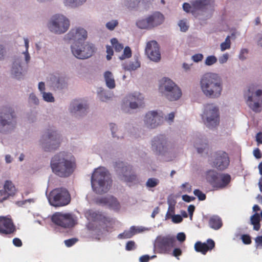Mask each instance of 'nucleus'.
<instances>
[{
  "mask_svg": "<svg viewBox=\"0 0 262 262\" xmlns=\"http://www.w3.org/2000/svg\"><path fill=\"white\" fill-rule=\"evenodd\" d=\"M231 37L230 36H227L225 40L220 44V50L221 52H224L226 50H229L231 48Z\"/></svg>",
  "mask_w": 262,
  "mask_h": 262,
  "instance_id": "obj_40",
  "label": "nucleus"
},
{
  "mask_svg": "<svg viewBox=\"0 0 262 262\" xmlns=\"http://www.w3.org/2000/svg\"><path fill=\"white\" fill-rule=\"evenodd\" d=\"M87 0H63L64 6L72 9L77 8L86 3Z\"/></svg>",
  "mask_w": 262,
  "mask_h": 262,
  "instance_id": "obj_34",
  "label": "nucleus"
},
{
  "mask_svg": "<svg viewBox=\"0 0 262 262\" xmlns=\"http://www.w3.org/2000/svg\"><path fill=\"white\" fill-rule=\"evenodd\" d=\"M117 172L119 179L123 182L131 183L136 180V176L132 171V168L129 166L121 164L119 166Z\"/></svg>",
  "mask_w": 262,
  "mask_h": 262,
  "instance_id": "obj_18",
  "label": "nucleus"
},
{
  "mask_svg": "<svg viewBox=\"0 0 262 262\" xmlns=\"http://www.w3.org/2000/svg\"><path fill=\"white\" fill-rule=\"evenodd\" d=\"M15 230L14 225L11 219L6 216H0V233L9 234Z\"/></svg>",
  "mask_w": 262,
  "mask_h": 262,
  "instance_id": "obj_21",
  "label": "nucleus"
},
{
  "mask_svg": "<svg viewBox=\"0 0 262 262\" xmlns=\"http://www.w3.org/2000/svg\"><path fill=\"white\" fill-rule=\"evenodd\" d=\"M173 145L167 137L160 135L153 138L151 142V149L157 155L162 156L167 161L175 158L173 152Z\"/></svg>",
  "mask_w": 262,
  "mask_h": 262,
  "instance_id": "obj_4",
  "label": "nucleus"
},
{
  "mask_svg": "<svg viewBox=\"0 0 262 262\" xmlns=\"http://www.w3.org/2000/svg\"><path fill=\"white\" fill-rule=\"evenodd\" d=\"M15 191L16 189L13 183L10 181H5L3 189L0 190L1 196L0 202H2L3 201L7 199L9 196L14 195Z\"/></svg>",
  "mask_w": 262,
  "mask_h": 262,
  "instance_id": "obj_23",
  "label": "nucleus"
},
{
  "mask_svg": "<svg viewBox=\"0 0 262 262\" xmlns=\"http://www.w3.org/2000/svg\"><path fill=\"white\" fill-rule=\"evenodd\" d=\"M159 91L162 96L169 101H178L182 96L181 88L168 78L164 77L160 80Z\"/></svg>",
  "mask_w": 262,
  "mask_h": 262,
  "instance_id": "obj_6",
  "label": "nucleus"
},
{
  "mask_svg": "<svg viewBox=\"0 0 262 262\" xmlns=\"http://www.w3.org/2000/svg\"><path fill=\"white\" fill-rule=\"evenodd\" d=\"M51 205L61 207L67 205L71 201V196L66 188H60L53 190L48 196Z\"/></svg>",
  "mask_w": 262,
  "mask_h": 262,
  "instance_id": "obj_12",
  "label": "nucleus"
},
{
  "mask_svg": "<svg viewBox=\"0 0 262 262\" xmlns=\"http://www.w3.org/2000/svg\"><path fill=\"white\" fill-rule=\"evenodd\" d=\"M136 25L140 29L147 30L152 29L148 15L139 18L136 21Z\"/></svg>",
  "mask_w": 262,
  "mask_h": 262,
  "instance_id": "obj_31",
  "label": "nucleus"
},
{
  "mask_svg": "<svg viewBox=\"0 0 262 262\" xmlns=\"http://www.w3.org/2000/svg\"><path fill=\"white\" fill-rule=\"evenodd\" d=\"M199 86L203 95L209 99H218L223 92L222 78L219 74L214 72L204 74L200 79Z\"/></svg>",
  "mask_w": 262,
  "mask_h": 262,
  "instance_id": "obj_2",
  "label": "nucleus"
},
{
  "mask_svg": "<svg viewBox=\"0 0 262 262\" xmlns=\"http://www.w3.org/2000/svg\"><path fill=\"white\" fill-rule=\"evenodd\" d=\"M111 42L116 52H120L123 49V45L115 38H112L111 40Z\"/></svg>",
  "mask_w": 262,
  "mask_h": 262,
  "instance_id": "obj_44",
  "label": "nucleus"
},
{
  "mask_svg": "<svg viewBox=\"0 0 262 262\" xmlns=\"http://www.w3.org/2000/svg\"><path fill=\"white\" fill-rule=\"evenodd\" d=\"M16 125V115L10 107H4L0 113V134L11 133Z\"/></svg>",
  "mask_w": 262,
  "mask_h": 262,
  "instance_id": "obj_8",
  "label": "nucleus"
},
{
  "mask_svg": "<svg viewBox=\"0 0 262 262\" xmlns=\"http://www.w3.org/2000/svg\"><path fill=\"white\" fill-rule=\"evenodd\" d=\"M176 239L174 236H159L155 242V247L162 252H166L175 246Z\"/></svg>",
  "mask_w": 262,
  "mask_h": 262,
  "instance_id": "obj_16",
  "label": "nucleus"
},
{
  "mask_svg": "<svg viewBox=\"0 0 262 262\" xmlns=\"http://www.w3.org/2000/svg\"><path fill=\"white\" fill-rule=\"evenodd\" d=\"M194 146L199 153L202 154L206 151L208 148L206 140L203 138H196L194 141Z\"/></svg>",
  "mask_w": 262,
  "mask_h": 262,
  "instance_id": "obj_29",
  "label": "nucleus"
},
{
  "mask_svg": "<svg viewBox=\"0 0 262 262\" xmlns=\"http://www.w3.org/2000/svg\"><path fill=\"white\" fill-rule=\"evenodd\" d=\"M70 27V20L64 15L57 13L48 20L47 27L48 30L55 35H62L66 33Z\"/></svg>",
  "mask_w": 262,
  "mask_h": 262,
  "instance_id": "obj_7",
  "label": "nucleus"
},
{
  "mask_svg": "<svg viewBox=\"0 0 262 262\" xmlns=\"http://www.w3.org/2000/svg\"><path fill=\"white\" fill-rule=\"evenodd\" d=\"M29 102L32 104L37 105L39 104V100L35 93H32L29 95Z\"/></svg>",
  "mask_w": 262,
  "mask_h": 262,
  "instance_id": "obj_50",
  "label": "nucleus"
},
{
  "mask_svg": "<svg viewBox=\"0 0 262 262\" xmlns=\"http://www.w3.org/2000/svg\"><path fill=\"white\" fill-rule=\"evenodd\" d=\"M229 58V55L228 53H226L222 54L219 58V62L220 64H223L224 63H226L228 61Z\"/></svg>",
  "mask_w": 262,
  "mask_h": 262,
  "instance_id": "obj_54",
  "label": "nucleus"
},
{
  "mask_svg": "<svg viewBox=\"0 0 262 262\" xmlns=\"http://www.w3.org/2000/svg\"><path fill=\"white\" fill-rule=\"evenodd\" d=\"M148 15L152 29L162 24L165 19L164 16L159 12H155Z\"/></svg>",
  "mask_w": 262,
  "mask_h": 262,
  "instance_id": "obj_27",
  "label": "nucleus"
},
{
  "mask_svg": "<svg viewBox=\"0 0 262 262\" xmlns=\"http://www.w3.org/2000/svg\"><path fill=\"white\" fill-rule=\"evenodd\" d=\"M167 203L169 205V209L172 208L173 206H174L176 203L174 196L172 195H170L168 196L167 199Z\"/></svg>",
  "mask_w": 262,
  "mask_h": 262,
  "instance_id": "obj_58",
  "label": "nucleus"
},
{
  "mask_svg": "<svg viewBox=\"0 0 262 262\" xmlns=\"http://www.w3.org/2000/svg\"><path fill=\"white\" fill-rule=\"evenodd\" d=\"M209 225L211 228L214 229H219L222 225L221 219L217 216L211 217L209 220Z\"/></svg>",
  "mask_w": 262,
  "mask_h": 262,
  "instance_id": "obj_35",
  "label": "nucleus"
},
{
  "mask_svg": "<svg viewBox=\"0 0 262 262\" xmlns=\"http://www.w3.org/2000/svg\"><path fill=\"white\" fill-rule=\"evenodd\" d=\"M134 235V232L132 230V227L128 230L125 231L123 233L118 235L120 238H129Z\"/></svg>",
  "mask_w": 262,
  "mask_h": 262,
  "instance_id": "obj_48",
  "label": "nucleus"
},
{
  "mask_svg": "<svg viewBox=\"0 0 262 262\" xmlns=\"http://www.w3.org/2000/svg\"><path fill=\"white\" fill-rule=\"evenodd\" d=\"M248 51L246 49H242L240 51L238 57L240 60H244L246 59Z\"/></svg>",
  "mask_w": 262,
  "mask_h": 262,
  "instance_id": "obj_56",
  "label": "nucleus"
},
{
  "mask_svg": "<svg viewBox=\"0 0 262 262\" xmlns=\"http://www.w3.org/2000/svg\"><path fill=\"white\" fill-rule=\"evenodd\" d=\"M217 61V58L215 55H209L206 57L204 60V64L206 66L210 67L215 64Z\"/></svg>",
  "mask_w": 262,
  "mask_h": 262,
  "instance_id": "obj_42",
  "label": "nucleus"
},
{
  "mask_svg": "<svg viewBox=\"0 0 262 262\" xmlns=\"http://www.w3.org/2000/svg\"><path fill=\"white\" fill-rule=\"evenodd\" d=\"M162 118V114L161 112L149 111L144 116V124L147 128H154L161 124Z\"/></svg>",
  "mask_w": 262,
  "mask_h": 262,
  "instance_id": "obj_15",
  "label": "nucleus"
},
{
  "mask_svg": "<svg viewBox=\"0 0 262 262\" xmlns=\"http://www.w3.org/2000/svg\"><path fill=\"white\" fill-rule=\"evenodd\" d=\"M11 75L16 79H20L23 76V69L20 59L17 58L13 62L11 70Z\"/></svg>",
  "mask_w": 262,
  "mask_h": 262,
  "instance_id": "obj_25",
  "label": "nucleus"
},
{
  "mask_svg": "<svg viewBox=\"0 0 262 262\" xmlns=\"http://www.w3.org/2000/svg\"><path fill=\"white\" fill-rule=\"evenodd\" d=\"M144 98L141 93L134 92L128 94L125 98L124 101L129 103V107L132 109H137L142 107L144 104Z\"/></svg>",
  "mask_w": 262,
  "mask_h": 262,
  "instance_id": "obj_19",
  "label": "nucleus"
},
{
  "mask_svg": "<svg viewBox=\"0 0 262 262\" xmlns=\"http://www.w3.org/2000/svg\"><path fill=\"white\" fill-rule=\"evenodd\" d=\"M7 48L6 46L0 42V61L3 60L7 56Z\"/></svg>",
  "mask_w": 262,
  "mask_h": 262,
  "instance_id": "obj_49",
  "label": "nucleus"
},
{
  "mask_svg": "<svg viewBox=\"0 0 262 262\" xmlns=\"http://www.w3.org/2000/svg\"><path fill=\"white\" fill-rule=\"evenodd\" d=\"M50 167L52 172L56 176L61 178L70 177L76 169V159L70 152H58L51 158Z\"/></svg>",
  "mask_w": 262,
  "mask_h": 262,
  "instance_id": "obj_1",
  "label": "nucleus"
},
{
  "mask_svg": "<svg viewBox=\"0 0 262 262\" xmlns=\"http://www.w3.org/2000/svg\"><path fill=\"white\" fill-rule=\"evenodd\" d=\"M256 247H262V236H259L255 238Z\"/></svg>",
  "mask_w": 262,
  "mask_h": 262,
  "instance_id": "obj_64",
  "label": "nucleus"
},
{
  "mask_svg": "<svg viewBox=\"0 0 262 262\" xmlns=\"http://www.w3.org/2000/svg\"><path fill=\"white\" fill-rule=\"evenodd\" d=\"M141 66L140 61L138 57H135L128 62L123 64V68L125 70L132 71H135Z\"/></svg>",
  "mask_w": 262,
  "mask_h": 262,
  "instance_id": "obj_32",
  "label": "nucleus"
},
{
  "mask_svg": "<svg viewBox=\"0 0 262 262\" xmlns=\"http://www.w3.org/2000/svg\"><path fill=\"white\" fill-rule=\"evenodd\" d=\"M103 76L107 87L110 89H114L116 83L113 73L109 71H106L104 73Z\"/></svg>",
  "mask_w": 262,
  "mask_h": 262,
  "instance_id": "obj_33",
  "label": "nucleus"
},
{
  "mask_svg": "<svg viewBox=\"0 0 262 262\" xmlns=\"http://www.w3.org/2000/svg\"><path fill=\"white\" fill-rule=\"evenodd\" d=\"M111 182L110 174L106 168L100 167L95 169L91 177V185L94 191L100 194L107 192Z\"/></svg>",
  "mask_w": 262,
  "mask_h": 262,
  "instance_id": "obj_5",
  "label": "nucleus"
},
{
  "mask_svg": "<svg viewBox=\"0 0 262 262\" xmlns=\"http://www.w3.org/2000/svg\"><path fill=\"white\" fill-rule=\"evenodd\" d=\"M177 25L179 27L180 31L182 32H186L189 28V21L187 18H182L180 19Z\"/></svg>",
  "mask_w": 262,
  "mask_h": 262,
  "instance_id": "obj_37",
  "label": "nucleus"
},
{
  "mask_svg": "<svg viewBox=\"0 0 262 262\" xmlns=\"http://www.w3.org/2000/svg\"><path fill=\"white\" fill-rule=\"evenodd\" d=\"M135 248V243L134 241H129L126 243V249L127 250H132Z\"/></svg>",
  "mask_w": 262,
  "mask_h": 262,
  "instance_id": "obj_61",
  "label": "nucleus"
},
{
  "mask_svg": "<svg viewBox=\"0 0 262 262\" xmlns=\"http://www.w3.org/2000/svg\"><path fill=\"white\" fill-rule=\"evenodd\" d=\"M113 93L103 91H102L99 95V99L103 102H106L110 100L113 97Z\"/></svg>",
  "mask_w": 262,
  "mask_h": 262,
  "instance_id": "obj_43",
  "label": "nucleus"
},
{
  "mask_svg": "<svg viewBox=\"0 0 262 262\" xmlns=\"http://www.w3.org/2000/svg\"><path fill=\"white\" fill-rule=\"evenodd\" d=\"M231 177L227 174L219 175L214 187L218 188H222L226 187L230 182Z\"/></svg>",
  "mask_w": 262,
  "mask_h": 262,
  "instance_id": "obj_30",
  "label": "nucleus"
},
{
  "mask_svg": "<svg viewBox=\"0 0 262 262\" xmlns=\"http://www.w3.org/2000/svg\"><path fill=\"white\" fill-rule=\"evenodd\" d=\"M243 242L245 244H250L251 243L250 237L247 235H244L242 237Z\"/></svg>",
  "mask_w": 262,
  "mask_h": 262,
  "instance_id": "obj_62",
  "label": "nucleus"
},
{
  "mask_svg": "<svg viewBox=\"0 0 262 262\" xmlns=\"http://www.w3.org/2000/svg\"><path fill=\"white\" fill-rule=\"evenodd\" d=\"M244 97L250 110L255 113L262 112V89L258 85L252 83L247 86Z\"/></svg>",
  "mask_w": 262,
  "mask_h": 262,
  "instance_id": "obj_3",
  "label": "nucleus"
},
{
  "mask_svg": "<svg viewBox=\"0 0 262 262\" xmlns=\"http://www.w3.org/2000/svg\"><path fill=\"white\" fill-rule=\"evenodd\" d=\"M229 164V159L227 154L223 151L219 152L216 155L213 164L215 167L223 170L226 168Z\"/></svg>",
  "mask_w": 262,
  "mask_h": 262,
  "instance_id": "obj_22",
  "label": "nucleus"
},
{
  "mask_svg": "<svg viewBox=\"0 0 262 262\" xmlns=\"http://www.w3.org/2000/svg\"><path fill=\"white\" fill-rule=\"evenodd\" d=\"M106 59L107 60H110L112 58V56L113 55L114 51L113 49L111 46H106Z\"/></svg>",
  "mask_w": 262,
  "mask_h": 262,
  "instance_id": "obj_59",
  "label": "nucleus"
},
{
  "mask_svg": "<svg viewBox=\"0 0 262 262\" xmlns=\"http://www.w3.org/2000/svg\"><path fill=\"white\" fill-rule=\"evenodd\" d=\"M183 9L184 11L188 13H191L194 16V12L192 11V5L191 3L190 4L185 3L183 5Z\"/></svg>",
  "mask_w": 262,
  "mask_h": 262,
  "instance_id": "obj_52",
  "label": "nucleus"
},
{
  "mask_svg": "<svg viewBox=\"0 0 262 262\" xmlns=\"http://www.w3.org/2000/svg\"><path fill=\"white\" fill-rule=\"evenodd\" d=\"M88 108V105L85 101L75 100L70 104V111L72 113H76L77 112L84 113Z\"/></svg>",
  "mask_w": 262,
  "mask_h": 262,
  "instance_id": "obj_24",
  "label": "nucleus"
},
{
  "mask_svg": "<svg viewBox=\"0 0 262 262\" xmlns=\"http://www.w3.org/2000/svg\"><path fill=\"white\" fill-rule=\"evenodd\" d=\"M217 177V173L214 170H209L206 173V180L213 186H214Z\"/></svg>",
  "mask_w": 262,
  "mask_h": 262,
  "instance_id": "obj_38",
  "label": "nucleus"
},
{
  "mask_svg": "<svg viewBox=\"0 0 262 262\" xmlns=\"http://www.w3.org/2000/svg\"><path fill=\"white\" fill-rule=\"evenodd\" d=\"M110 126L112 136L114 138H117V139H119L123 137V136L119 134V130L116 124L111 123L110 124Z\"/></svg>",
  "mask_w": 262,
  "mask_h": 262,
  "instance_id": "obj_46",
  "label": "nucleus"
},
{
  "mask_svg": "<svg viewBox=\"0 0 262 262\" xmlns=\"http://www.w3.org/2000/svg\"><path fill=\"white\" fill-rule=\"evenodd\" d=\"M118 24L117 20H111L106 24V27L110 30H113L118 25Z\"/></svg>",
  "mask_w": 262,
  "mask_h": 262,
  "instance_id": "obj_53",
  "label": "nucleus"
},
{
  "mask_svg": "<svg viewBox=\"0 0 262 262\" xmlns=\"http://www.w3.org/2000/svg\"><path fill=\"white\" fill-rule=\"evenodd\" d=\"M42 99L47 102L53 103L55 102V99L53 95L51 92H45L41 94Z\"/></svg>",
  "mask_w": 262,
  "mask_h": 262,
  "instance_id": "obj_45",
  "label": "nucleus"
},
{
  "mask_svg": "<svg viewBox=\"0 0 262 262\" xmlns=\"http://www.w3.org/2000/svg\"><path fill=\"white\" fill-rule=\"evenodd\" d=\"M214 247V242L212 239H208L207 243L196 242L194 245V249L197 252L205 254L207 251L211 250Z\"/></svg>",
  "mask_w": 262,
  "mask_h": 262,
  "instance_id": "obj_26",
  "label": "nucleus"
},
{
  "mask_svg": "<svg viewBox=\"0 0 262 262\" xmlns=\"http://www.w3.org/2000/svg\"><path fill=\"white\" fill-rule=\"evenodd\" d=\"M145 51L146 55L150 60L155 62L160 60V48L156 41L151 40L147 42Z\"/></svg>",
  "mask_w": 262,
  "mask_h": 262,
  "instance_id": "obj_17",
  "label": "nucleus"
},
{
  "mask_svg": "<svg viewBox=\"0 0 262 262\" xmlns=\"http://www.w3.org/2000/svg\"><path fill=\"white\" fill-rule=\"evenodd\" d=\"M70 49L72 55L79 59H88L91 57L95 52L94 45L85 41L72 43Z\"/></svg>",
  "mask_w": 262,
  "mask_h": 262,
  "instance_id": "obj_10",
  "label": "nucleus"
},
{
  "mask_svg": "<svg viewBox=\"0 0 262 262\" xmlns=\"http://www.w3.org/2000/svg\"><path fill=\"white\" fill-rule=\"evenodd\" d=\"M51 219L55 224L64 228H71L75 224L74 215L69 212H55L52 216Z\"/></svg>",
  "mask_w": 262,
  "mask_h": 262,
  "instance_id": "obj_14",
  "label": "nucleus"
},
{
  "mask_svg": "<svg viewBox=\"0 0 262 262\" xmlns=\"http://www.w3.org/2000/svg\"><path fill=\"white\" fill-rule=\"evenodd\" d=\"M132 56V51L129 47H126L123 50V53L119 57V58L121 60H124L126 58H129Z\"/></svg>",
  "mask_w": 262,
  "mask_h": 262,
  "instance_id": "obj_47",
  "label": "nucleus"
},
{
  "mask_svg": "<svg viewBox=\"0 0 262 262\" xmlns=\"http://www.w3.org/2000/svg\"><path fill=\"white\" fill-rule=\"evenodd\" d=\"M60 143V136L56 131H51L42 135L38 145L45 151L50 152L56 149Z\"/></svg>",
  "mask_w": 262,
  "mask_h": 262,
  "instance_id": "obj_11",
  "label": "nucleus"
},
{
  "mask_svg": "<svg viewBox=\"0 0 262 262\" xmlns=\"http://www.w3.org/2000/svg\"><path fill=\"white\" fill-rule=\"evenodd\" d=\"M193 193L198 197L200 200L203 201L206 198L205 194L198 189L194 190Z\"/></svg>",
  "mask_w": 262,
  "mask_h": 262,
  "instance_id": "obj_57",
  "label": "nucleus"
},
{
  "mask_svg": "<svg viewBox=\"0 0 262 262\" xmlns=\"http://www.w3.org/2000/svg\"><path fill=\"white\" fill-rule=\"evenodd\" d=\"M251 224L253 226V229L258 231L260 227V216L257 213H255L250 217Z\"/></svg>",
  "mask_w": 262,
  "mask_h": 262,
  "instance_id": "obj_36",
  "label": "nucleus"
},
{
  "mask_svg": "<svg viewBox=\"0 0 262 262\" xmlns=\"http://www.w3.org/2000/svg\"><path fill=\"white\" fill-rule=\"evenodd\" d=\"M204 56L201 53L194 54L191 56V59L195 62L201 61L203 59Z\"/></svg>",
  "mask_w": 262,
  "mask_h": 262,
  "instance_id": "obj_55",
  "label": "nucleus"
},
{
  "mask_svg": "<svg viewBox=\"0 0 262 262\" xmlns=\"http://www.w3.org/2000/svg\"><path fill=\"white\" fill-rule=\"evenodd\" d=\"M160 183V181L158 179L155 178H151L147 179L145 186L148 189L155 188Z\"/></svg>",
  "mask_w": 262,
  "mask_h": 262,
  "instance_id": "obj_41",
  "label": "nucleus"
},
{
  "mask_svg": "<svg viewBox=\"0 0 262 262\" xmlns=\"http://www.w3.org/2000/svg\"><path fill=\"white\" fill-rule=\"evenodd\" d=\"M88 37V32L85 28L81 26H75L64 35V39L72 44L85 41Z\"/></svg>",
  "mask_w": 262,
  "mask_h": 262,
  "instance_id": "obj_13",
  "label": "nucleus"
},
{
  "mask_svg": "<svg viewBox=\"0 0 262 262\" xmlns=\"http://www.w3.org/2000/svg\"><path fill=\"white\" fill-rule=\"evenodd\" d=\"M202 119L206 126L214 128L220 123V110L219 106L213 103H208L204 105L201 114Z\"/></svg>",
  "mask_w": 262,
  "mask_h": 262,
  "instance_id": "obj_9",
  "label": "nucleus"
},
{
  "mask_svg": "<svg viewBox=\"0 0 262 262\" xmlns=\"http://www.w3.org/2000/svg\"><path fill=\"white\" fill-rule=\"evenodd\" d=\"M24 41L25 47V51L23 52L22 54L24 56L25 60L26 63H28L30 60V56L28 51L29 47V40L27 37L24 38Z\"/></svg>",
  "mask_w": 262,
  "mask_h": 262,
  "instance_id": "obj_39",
  "label": "nucleus"
},
{
  "mask_svg": "<svg viewBox=\"0 0 262 262\" xmlns=\"http://www.w3.org/2000/svg\"><path fill=\"white\" fill-rule=\"evenodd\" d=\"M132 230L134 231L135 235L137 233H142L144 231H148L149 229L142 226H132Z\"/></svg>",
  "mask_w": 262,
  "mask_h": 262,
  "instance_id": "obj_51",
  "label": "nucleus"
},
{
  "mask_svg": "<svg viewBox=\"0 0 262 262\" xmlns=\"http://www.w3.org/2000/svg\"><path fill=\"white\" fill-rule=\"evenodd\" d=\"M99 202L101 204L108 205L112 209L117 210L120 208V204L116 198L109 196L107 197L102 198L99 200Z\"/></svg>",
  "mask_w": 262,
  "mask_h": 262,
  "instance_id": "obj_28",
  "label": "nucleus"
},
{
  "mask_svg": "<svg viewBox=\"0 0 262 262\" xmlns=\"http://www.w3.org/2000/svg\"><path fill=\"white\" fill-rule=\"evenodd\" d=\"M214 3V0H194L192 1V11L194 12V16L201 19L200 12L202 13L207 6L211 5Z\"/></svg>",
  "mask_w": 262,
  "mask_h": 262,
  "instance_id": "obj_20",
  "label": "nucleus"
},
{
  "mask_svg": "<svg viewBox=\"0 0 262 262\" xmlns=\"http://www.w3.org/2000/svg\"><path fill=\"white\" fill-rule=\"evenodd\" d=\"M182 217L180 215H174L172 217V222L175 223H179L182 222Z\"/></svg>",
  "mask_w": 262,
  "mask_h": 262,
  "instance_id": "obj_63",
  "label": "nucleus"
},
{
  "mask_svg": "<svg viewBox=\"0 0 262 262\" xmlns=\"http://www.w3.org/2000/svg\"><path fill=\"white\" fill-rule=\"evenodd\" d=\"M38 89L40 93V94H42L43 93L46 92V85L45 82H40L38 83Z\"/></svg>",
  "mask_w": 262,
  "mask_h": 262,
  "instance_id": "obj_60",
  "label": "nucleus"
}]
</instances>
